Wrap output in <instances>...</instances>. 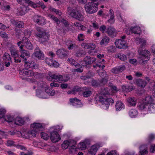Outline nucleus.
I'll list each match as a JSON object with an SVG mask.
<instances>
[{"mask_svg":"<svg viewBox=\"0 0 155 155\" xmlns=\"http://www.w3.org/2000/svg\"><path fill=\"white\" fill-rule=\"evenodd\" d=\"M136 41L137 43L141 44L138 50V53L140 54L138 58L139 63L140 64H144V62L149 60L150 58L149 51L142 49L146 45V40L143 38H137Z\"/></svg>","mask_w":155,"mask_h":155,"instance_id":"f257e3e1","label":"nucleus"},{"mask_svg":"<svg viewBox=\"0 0 155 155\" xmlns=\"http://www.w3.org/2000/svg\"><path fill=\"white\" fill-rule=\"evenodd\" d=\"M109 94V92L106 91L105 88H104L101 90L99 95L98 97L99 101L102 104L104 105L103 107L105 109L108 108L110 104H112L114 103V101L112 98H107V95Z\"/></svg>","mask_w":155,"mask_h":155,"instance_id":"f03ea898","label":"nucleus"},{"mask_svg":"<svg viewBox=\"0 0 155 155\" xmlns=\"http://www.w3.org/2000/svg\"><path fill=\"white\" fill-rule=\"evenodd\" d=\"M36 30L35 35L40 38L39 40L41 42H46L49 40V35L45 30L38 27L36 28Z\"/></svg>","mask_w":155,"mask_h":155,"instance_id":"7ed1b4c3","label":"nucleus"},{"mask_svg":"<svg viewBox=\"0 0 155 155\" xmlns=\"http://www.w3.org/2000/svg\"><path fill=\"white\" fill-rule=\"evenodd\" d=\"M67 11L68 14L72 17L80 21L83 20V16L80 11L70 7H68Z\"/></svg>","mask_w":155,"mask_h":155,"instance_id":"20e7f679","label":"nucleus"},{"mask_svg":"<svg viewBox=\"0 0 155 155\" xmlns=\"http://www.w3.org/2000/svg\"><path fill=\"white\" fill-rule=\"evenodd\" d=\"M84 8L87 13L90 14L94 13L98 10V4L93 2H89L84 5Z\"/></svg>","mask_w":155,"mask_h":155,"instance_id":"39448f33","label":"nucleus"},{"mask_svg":"<svg viewBox=\"0 0 155 155\" xmlns=\"http://www.w3.org/2000/svg\"><path fill=\"white\" fill-rule=\"evenodd\" d=\"M47 79L50 81H54L55 82L60 83L61 81H66L64 80L62 76L57 74H52L51 72H48V76L46 77Z\"/></svg>","mask_w":155,"mask_h":155,"instance_id":"423d86ee","label":"nucleus"},{"mask_svg":"<svg viewBox=\"0 0 155 155\" xmlns=\"http://www.w3.org/2000/svg\"><path fill=\"white\" fill-rule=\"evenodd\" d=\"M107 82V80L105 78L101 79H92L91 81V85L94 87H96L105 85Z\"/></svg>","mask_w":155,"mask_h":155,"instance_id":"0eeeda50","label":"nucleus"},{"mask_svg":"<svg viewBox=\"0 0 155 155\" xmlns=\"http://www.w3.org/2000/svg\"><path fill=\"white\" fill-rule=\"evenodd\" d=\"M24 63L25 67L26 69L30 68L33 70L38 69L39 68V65L33 61H24Z\"/></svg>","mask_w":155,"mask_h":155,"instance_id":"6e6552de","label":"nucleus"},{"mask_svg":"<svg viewBox=\"0 0 155 155\" xmlns=\"http://www.w3.org/2000/svg\"><path fill=\"white\" fill-rule=\"evenodd\" d=\"M114 43L117 48H126L127 45L126 41L124 40H116Z\"/></svg>","mask_w":155,"mask_h":155,"instance_id":"1a4fd4ad","label":"nucleus"},{"mask_svg":"<svg viewBox=\"0 0 155 155\" xmlns=\"http://www.w3.org/2000/svg\"><path fill=\"white\" fill-rule=\"evenodd\" d=\"M33 19L35 22L40 25H43L46 24L45 20L44 18L40 15H34Z\"/></svg>","mask_w":155,"mask_h":155,"instance_id":"9d476101","label":"nucleus"},{"mask_svg":"<svg viewBox=\"0 0 155 155\" xmlns=\"http://www.w3.org/2000/svg\"><path fill=\"white\" fill-rule=\"evenodd\" d=\"M50 139L53 142L56 143L61 139V137L58 132L54 131L50 133Z\"/></svg>","mask_w":155,"mask_h":155,"instance_id":"9b49d317","label":"nucleus"},{"mask_svg":"<svg viewBox=\"0 0 155 155\" xmlns=\"http://www.w3.org/2000/svg\"><path fill=\"white\" fill-rule=\"evenodd\" d=\"M106 32L108 35L112 38L115 37L117 35V31L115 29L113 26H109L106 29Z\"/></svg>","mask_w":155,"mask_h":155,"instance_id":"f8f14e48","label":"nucleus"},{"mask_svg":"<svg viewBox=\"0 0 155 155\" xmlns=\"http://www.w3.org/2000/svg\"><path fill=\"white\" fill-rule=\"evenodd\" d=\"M33 55L39 59H43L44 58V55L43 53L38 48H37L35 50Z\"/></svg>","mask_w":155,"mask_h":155,"instance_id":"ddd939ff","label":"nucleus"},{"mask_svg":"<svg viewBox=\"0 0 155 155\" xmlns=\"http://www.w3.org/2000/svg\"><path fill=\"white\" fill-rule=\"evenodd\" d=\"M23 44L25 47L29 50H32L33 46L28 39L25 37H23Z\"/></svg>","mask_w":155,"mask_h":155,"instance_id":"4468645a","label":"nucleus"},{"mask_svg":"<svg viewBox=\"0 0 155 155\" xmlns=\"http://www.w3.org/2000/svg\"><path fill=\"white\" fill-rule=\"evenodd\" d=\"M140 150L139 155H147L148 154V148L147 145H142L139 147Z\"/></svg>","mask_w":155,"mask_h":155,"instance_id":"2eb2a0df","label":"nucleus"},{"mask_svg":"<svg viewBox=\"0 0 155 155\" xmlns=\"http://www.w3.org/2000/svg\"><path fill=\"white\" fill-rule=\"evenodd\" d=\"M20 74L23 76L28 77L32 76L34 75V73L33 71L30 70H28L26 68L20 71Z\"/></svg>","mask_w":155,"mask_h":155,"instance_id":"dca6fc26","label":"nucleus"},{"mask_svg":"<svg viewBox=\"0 0 155 155\" xmlns=\"http://www.w3.org/2000/svg\"><path fill=\"white\" fill-rule=\"evenodd\" d=\"M76 142L74 140H65L61 145V147L63 149H66L70 145V144L73 143L74 144H76Z\"/></svg>","mask_w":155,"mask_h":155,"instance_id":"f3484780","label":"nucleus"},{"mask_svg":"<svg viewBox=\"0 0 155 155\" xmlns=\"http://www.w3.org/2000/svg\"><path fill=\"white\" fill-rule=\"evenodd\" d=\"M96 58L89 56H86L83 59V61L85 63L86 65H89L94 62L96 61Z\"/></svg>","mask_w":155,"mask_h":155,"instance_id":"a211bd4d","label":"nucleus"},{"mask_svg":"<svg viewBox=\"0 0 155 155\" xmlns=\"http://www.w3.org/2000/svg\"><path fill=\"white\" fill-rule=\"evenodd\" d=\"M56 54L61 58L65 57L67 56L68 52L63 49H59L56 52Z\"/></svg>","mask_w":155,"mask_h":155,"instance_id":"6ab92c4d","label":"nucleus"},{"mask_svg":"<svg viewBox=\"0 0 155 155\" xmlns=\"http://www.w3.org/2000/svg\"><path fill=\"white\" fill-rule=\"evenodd\" d=\"M31 127L38 133L39 131L43 129L42 125L40 123H34L31 124Z\"/></svg>","mask_w":155,"mask_h":155,"instance_id":"aec40b11","label":"nucleus"},{"mask_svg":"<svg viewBox=\"0 0 155 155\" xmlns=\"http://www.w3.org/2000/svg\"><path fill=\"white\" fill-rule=\"evenodd\" d=\"M17 1L20 4H22L24 2H25L34 8H36L37 7V5L34 2L30 0H17Z\"/></svg>","mask_w":155,"mask_h":155,"instance_id":"412c9836","label":"nucleus"},{"mask_svg":"<svg viewBox=\"0 0 155 155\" xmlns=\"http://www.w3.org/2000/svg\"><path fill=\"white\" fill-rule=\"evenodd\" d=\"M9 50L11 52L12 57L14 58L15 57L18 56V51L12 45L9 48Z\"/></svg>","mask_w":155,"mask_h":155,"instance_id":"4be33fe9","label":"nucleus"},{"mask_svg":"<svg viewBox=\"0 0 155 155\" xmlns=\"http://www.w3.org/2000/svg\"><path fill=\"white\" fill-rule=\"evenodd\" d=\"M135 83L138 86L142 87H145L147 84L146 81L141 79H136Z\"/></svg>","mask_w":155,"mask_h":155,"instance_id":"5701e85b","label":"nucleus"},{"mask_svg":"<svg viewBox=\"0 0 155 155\" xmlns=\"http://www.w3.org/2000/svg\"><path fill=\"white\" fill-rule=\"evenodd\" d=\"M27 8L25 7H20L17 9L18 15L21 16L25 15L27 12Z\"/></svg>","mask_w":155,"mask_h":155,"instance_id":"b1692460","label":"nucleus"},{"mask_svg":"<svg viewBox=\"0 0 155 155\" xmlns=\"http://www.w3.org/2000/svg\"><path fill=\"white\" fill-rule=\"evenodd\" d=\"M21 54L20 55V57L24 59L23 61H27V57H28L30 56V53L27 51L24 50L21 51Z\"/></svg>","mask_w":155,"mask_h":155,"instance_id":"393cba45","label":"nucleus"},{"mask_svg":"<svg viewBox=\"0 0 155 155\" xmlns=\"http://www.w3.org/2000/svg\"><path fill=\"white\" fill-rule=\"evenodd\" d=\"M36 95L39 97L45 98H46V97L45 92L41 90L37 89L36 90Z\"/></svg>","mask_w":155,"mask_h":155,"instance_id":"a878e982","label":"nucleus"},{"mask_svg":"<svg viewBox=\"0 0 155 155\" xmlns=\"http://www.w3.org/2000/svg\"><path fill=\"white\" fill-rule=\"evenodd\" d=\"M25 123L24 120L19 117H16L14 119V123L16 125L22 126Z\"/></svg>","mask_w":155,"mask_h":155,"instance_id":"bb28decb","label":"nucleus"},{"mask_svg":"<svg viewBox=\"0 0 155 155\" xmlns=\"http://www.w3.org/2000/svg\"><path fill=\"white\" fill-rule=\"evenodd\" d=\"M140 28L137 26L134 27H131L130 28V30L131 31V33L138 34L140 33Z\"/></svg>","mask_w":155,"mask_h":155,"instance_id":"cd10ccee","label":"nucleus"},{"mask_svg":"<svg viewBox=\"0 0 155 155\" xmlns=\"http://www.w3.org/2000/svg\"><path fill=\"white\" fill-rule=\"evenodd\" d=\"M115 107L117 111H120L125 107L124 104L120 101H118L116 104Z\"/></svg>","mask_w":155,"mask_h":155,"instance_id":"c85d7f7f","label":"nucleus"},{"mask_svg":"<svg viewBox=\"0 0 155 155\" xmlns=\"http://www.w3.org/2000/svg\"><path fill=\"white\" fill-rule=\"evenodd\" d=\"M37 84L39 88L45 89V90L47 88L48 86L45 82L43 81H39L37 83Z\"/></svg>","mask_w":155,"mask_h":155,"instance_id":"c756f323","label":"nucleus"},{"mask_svg":"<svg viewBox=\"0 0 155 155\" xmlns=\"http://www.w3.org/2000/svg\"><path fill=\"white\" fill-rule=\"evenodd\" d=\"M127 101L129 104L132 106H135L137 102L136 98L134 97L128 98Z\"/></svg>","mask_w":155,"mask_h":155,"instance_id":"7c9ffc66","label":"nucleus"},{"mask_svg":"<svg viewBox=\"0 0 155 155\" xmlns=\"http://www.w3.org/2000/svg\"><path fill=\"white\" fill-rule=\"evenodd\" d=\"M98 148L96 145L92 146L88 150L90 154L92 155H95L97 150Z\"/></svg>","mask_w":155,"mask_h":155,"instance_id":"2f4dec72","label":"nucleus"},{"mask_svg":"<svg viewBox=\"0 0 155 155\" xmlns=\"http://www.w3.org/2000/svg\"><path fill=\"white\" fill-rule=\"evenodd\" d=\"M45 93L50 96H53L55 94L54 91L52 89H50L49 87L48 86L47 88L45 90Z\"/></svg>","mask_w":155,"mask_h":155,"instance_id":"473e14b6","label":"nucleus"},{"mask_svg":"<svg viewBox=\"0 0 155 155\" xmlns=\"http://www.w3.org/2000/svg\"><path fill=\"white\" fill-rule=\"evenodd\" d=\"M145 101V103L147 104V105L148 104H151L152 103H154L153 99V98L151 96L148 95L144 99Z\"/></svg>","mask_w":155,"mask_h":155,"instance_id":"72a5a7b5","label":"nucleus"},{"mask_svg":"<svg viewBox=\"0 0 155 155\" xmlns=\"http://www.w3.org/2000/svg\"><path fill=\"white\" fill-rule=\"evenodd\" d=\"M123 91L126 92H130L133 89L132 86H130L128 85H124L122 86Z\"/></svg>","mask_w":155,"mask_h":155,"instance_id":"f704fd0d","label":"nucleus"},{"mask_svg":"<svg viewBox=\"0 0 155 155\" xmlns=\"http://www.w3.org/2000/svg\"><path fill=\"white\" fill-rule=\"evenodd\" d=\"M70 101L71 103H73L76 104L80 106H81L83 105L81 103V100L76 98L70 99Z\"/></svg>","mask_w":155,"mask_h":155,"instance_id":"c9c22d12","label":"nucleus"},{"mask_svg":"<svg viewBox=\"0 0 155 155\" xmlns=\"http://www.w3.org/2000/svg\"><path fill=\"white\" fill-rule=\"evenodd\" d=\"M75 94L77 92H80L83 91L84 90H88V89L86 87H79L78 86H76L74 87L73 88Z\"/></svg>","mask_w":155,"mask_h":155,"instance_id":"e433bc0d","label":"nucleus"},{"mask_svg":"<svg viewBox=\"0 0 155 155\" xmlns=\"http://www.w3.org/2000/svg\"><path fill=\"white\" fill-rule=\"evenodd\" d=\"M109 38L107 36H105L100 41V44L101 45H106L109 43Z\"/></svg>","mask_w":155,"mask_h":155,"instance_id":"4c0bfd02","label":"nucleus"},{"mask_svg":"<svg viewBox=\"0 0 155 155\" xmlns=\"http://www.w3.org/2000/svg\"><path fill=\"white\" fill-rule=\"evenodd\" d=\"M68 30V29L62 28H58L57 31L59 35H63L65 34L66 32Z\"/></svg>","mask_w":155,"mask_h":155,"instance_id":"58836bf2","label":"nucleus"},{"mask_svg":"<svg viewBox=\"0 0 155 155\" xmlns=\"http://www.w3.org/2000/svg\"><path fill=\"white\" fill-rule=\"evenodd\" d=\"M67 46L68 49L70 50H72L74 48H78V47L75 44H73L71 41H68L67 42Z\"/></svg>","mask_w":155,"mask_h":155,"instance_id":"ea45409f","label":"nucleus"},{"mask_svg":"<svg viewBox=\"0 0 155 155\" xmlns=\"http://www.w3.org/2000/svg\"><path fill=\"white\" fill-rule=\"evenodd\" d=\"M148 111L150 113H153L155 111V104L152 103L150 104L148 108Z\"/></svg>","mask_w":155,"mask_h":155,"instance_id":"a19ab883","label":"nucleus"},{"mask_svg":"<svg viewBox=\"0 0 155 155\" xmlns=\"http://www.w3.org/2000/svg\"><path fill=\"white\" fill-rule=\"evenodd\" d=\"M116 57L119 58L121 61H125L127 59V57L125 54H118Z\"/></svg>","mask_w":155,"mask_h":155,"instance_id":"79ce46f5","label":"nucleus"},{"mask_svg":"<svg viewBox=\"0 0 155 155\" xmlns=\"http://www.w3.org/2000/svg\"><path fill=\"white\" fill-rule=\"evenodd\" d=\"M147 104L144 103H140L137 105V108L139 110H144L146 108Z\"/></svg>","mask_w":155,"mask_h":155,"instance_id":"37998d69","label":"nucleus"},{"mask_svg":"<svg viewBox=\"0 0 155 155\" xmlns=\"http://www.w3.org/2000/svg\"><path fill=\"white\" fill-rule=\"evenodd\" d=\"M138 114V112L135 109H131L129 112V114L131 117H135Z\"/></svg>","mask_w":155,"mask_h":155,"instance_id":"c03bdc74","label":"nucleus"},{"mask_svg":"<svg viewBox=\"0 0 155 155\" xmlns=\"http://www.w3.org/2000/svg\"><path fill=\"white\" fill-rule=\"evenodd\" d=\"M86 54V52L82 50H79L76 53L75 55L78 57H81L85 56Z\"/></svg>","mask_w":155,"mask_h":155,"instance_id":"a18cd8bd","label":"nucleus"},{"mask_svg":"<svg viewBox=\"0 0 155 155\" xmlns=\"http://www.w3.org/2000/svg\"><path fill=\"white\" fill-rule=\"evenodd\" d=\"M77 68L76 69H74V71H77L78 72H82L83 71V68L81 65H80L79 64L77 65V66L75 67Z\"/></svg>","mask_w":155,"mask_h":155,"instance_id":"49530a36","label":"nucleus"},{"mask_svg":"<svg viewBox=\"0 0 155 155\" xmlns=\"http://www.w3.org/2000/svg\"><path fill=\"white\" fill-rule=\"evenodd\" d=\"M48 16L49 18L55 21L58 25L60 23V20L58 19V18L55 17L54 15H52L51 14H49Z\"/></svg>","mask_w":155,"mask_h":155,"instance_id":"de8ad7c7","label":"nucleus"},{"mask_svg":"<svg viewBox=\"0 0 155 155\" xmlns=\"http://www.w3.org/2000/svg\"><path fill=\"white\" fill-rule=\"evenodd\" d=\"M38 133L37 132V131L33 129L32 130L28 131V134L30 138L32 137H35L36 136V134Z\"/></svg>","mask_w":155,"mask_h":155,"instance_id":"09e8293b","label":"nucleus"},{"mask_svg":"<svg viewBox=\"0 0 155 155\" xmlns=\"http://www.w3.org/2000/svg\"><path fill=\"white\" fill-rule=\"evenodd\" d=\"M20 133L21 136L23 138L26 139H28L30 138L28 131L26 132L22 131L20 132Z\"/></svg>","mask_w":155,"mask_h":155,"instance_id":"8fccbe9b","label":"nucleus"},{"mask_svg":"<svg viewBox=\"0 0 155 155\" xmlns=\"http://www.w3.org/2000/svg\"><path fill=\"white\" fill-rule=\"evenodd\" d=\"M84 91L83 92V95L84 97H90L92 94L91 91L87 90H84Z\"/></svg>","mask_w":155,"mask_h":155,"instance_id":"3c124183","label":"nucleus"},{"mask_svg":"<svg viewBox=\"0 0 155 155\" xmlns=\"http://www.w3.org/2000/svg\"><path fill=\"white\" fill-rule=\"evenodd\" d=\"M68 61L70 64H71L72 65L74 66L75 67L77 66V65L79 64L74 60L71 58H68Z\"/></svg>","mask_w":155,"mask_h":155,"instance_id":"603ef678","label":"nucleus"},{"mask_svg":"<svg viewBox=\"0 0 155 155\" xmlns=\"http://www.w3.org/2000/svg\"><path fill=\"white\" fill-rule=\"evenodd\" d=\"M3 59L4 61H10L11 60V58L10 56L8 53H5L3 57Z\"/></svg>","mask_w":155,"mask_h":155,"instance_id":"864d4df0","label":"nucleus"},{"mask_svg":"<svg viewBox=\"0 0 155 155\" xmlns=\"http://www.w3.org/2000/svg\"><path fill=\"white\" fill-rule=\"evenodd\" d=\"M49 10L52 12H54L56 14L58 15H59L60 16L61 15V12L58 9H57L51 7L50 8Z\"/></svg>","mask_w":155,"mask_h":155,"instance_id":"5fc2aeb1","label":"nucleus"},{"mask_svg":"<svg viewBox=\"0 0 155 155\" xmlns=\"http://www.w3.org/2000/svg\"><path fill=\"white\" fill-rule=\"evenodd\" d=\"M16 144H15V142L12 140H8L7 141L6 145L8 147L12 146L15 147Z\"/></svg>","mask_w":155,"mask_h":155,"instance_id":"6e6d98bb","label":"nucleus"},{"mask_svg":"<svg viewBox=\"0 0 155 155\" xmlns=\"http://www.w3.org/2000/svg\"><path fill=\"white\" fill-rule=\"evenodd\" d=\"M40 136L41 138L46 140H47L49 138V136L45 133L41 132Z\"/></svg>","mask_w":155,"mask_h":155,"instance_id":"4d7b16f0","label":"nucleus"},{"mask_svg":"<svg viewBox=\"0 0 155 155\" xmlns=\"http://www.w3.org/2000/svg\"><path fill=\"white\" fill-rule=\"evenodd\" d=\"M78 146L79 148L82 150H85L87 147V146L84 142L80 143Z\"/></svg>","mask_w":155,"mask_h":155,"instance_id":"13d9d810","label":"nucleus"},{"mask_svg":"<svg viewBox=\"0 0 155 155\" xmlns=\"http://www.w3.org/2000/svg\"><path fill=\"white\" fill-rule=\"evenodd\" d=\"M6 112V110L4 109H0V119L4 117Z\"/></svg>","mask_w":155,"mask_h":155,"instance_id":"bf43d9fd","label":"nucleus"},{"mask_svg":"<svg viewBox=\"0 0 155 155\" xmlns=\"http://www.w3.org/2000/svg\"><path fill=\"white\" fill-rule=\"evenodd\" d=\"M6 121L8 122H12L14 121V120L13 119V117H12L11 115H9L6 117L5 119Z\"/></svg>","mask_w":155,"mask_h":155,"instance_id":"052dcab7","label":"nucleus"},{"mask_svg":"<svg viewBox=\"0 0 155 155\" xmlns=\"http://www.w3.org/2000/svg\"><path fill=\"white\" fill-rule=\"evenodd\" d=\"M24 26V24L23 22L18 21L16 27H17L18 28H23Z\"/></svg>","mask_w":155,"mask_h":155,"instance_id":"680f3d73","label":"nucleus"},{"mask_svg":"<svg viewBox=\"0 0 155 155\" xmlns=\"http://www.w3.org/2000/svg\"><path fill=\"white\" fill-rule=\"evenodd\" d=\"M35 4H36L37 5V7L35 8H37L38 7H41L42 8L44 9L46 8V6L45 5H44V3L43 2H39L38 3H37L36 4L35 3Z\"/></svg>","mask_w":155,"mask_h":155,"instance_id":"e2e57ef3","label":"nucleus"},{"mask_svg":"<svg viewBox=\"0 0 155 155\" xmlns=\"http://www.w3.org/2000/svg\"><path fill=\"white\" fill-rule=\"evenodd\" d=\"M111 71L113 73L115 74H117L120 73L117 66L112 69Z\"/></svg>","mask_w":155,"mask_h":155,"instance_id":"0e129e2a","label":"nucleus"},{"mask_svg":"<svg viewBox=\"0 0 155 155\" xmlns=\"http://www.w3.org/2000/svg\"><path fill=\"white\" fill-rule=\"evenodd\" d=\"M119 72H122L125 69V65H121L117 66Z\"/></svg>","mask_w":155,"mask_h":155,"instance_id":"69168bd1","label":"nucleus"},{"mask_svg":"<svg viewBox=\"0 0 155 155\" xmlns=\"http://www.w3.org/2000/svg\"><path fill=\"white\" fill-rule=\"evenodd\" d=\"M53 61L52 59L50 58H47L46 59V63L50 65L51 66L53 63Z\"/></svg>","mask_w":155,"mask_h":155,"instance_id":"338daca9","label":"nucleus"},{"mask_svg":"<svg viewBox=\"0 0 155 155\" xmlns=\"http://www.w3.org/2000/svg\"><path fill=\"white\" fill-rule=\"evenodd\" d=\"M19 55H18V56L15 57L14 58V61L15 63H18L21 61V59Z\"/></svg>","mask_w":155,"mask_h":155,"instance_id":"774afa93","label":"nucleus"}]
</instances>
